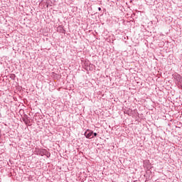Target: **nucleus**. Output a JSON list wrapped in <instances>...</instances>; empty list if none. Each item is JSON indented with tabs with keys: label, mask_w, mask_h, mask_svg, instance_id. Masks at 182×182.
I'll use <instances>...</instances> for the list:
<instances>
[{
	"label": "nucleus",
	"mask_w": 182,
	"mask_h": 182,
	"mask_svg": "<svg viewBox=\"0 0 182 182\" xmlns=\"http://www.w3.org/2000/svg\"><path fill=\"white\" fill-rule=\"evenodd\" d=\"M85 136L87 139H93V132L90 131L89 132H86Z\"/></svg>",
	"instance_id": "nucleus-1"
},
{
	"label": "nucleus",
	"mask_w": 182,
	"mask_h": 182,
	"mask_svg": "<svg viewBox=\"0 0 182 182\" xmlns=\"http://www.w3.org/2000/svg\"><path fill=\"white\" fill-rule=\"evenodd\" d=\"M57 29L58 32H60V33H66V31L63 29L62 26H59Z\"/></svg>",
	"instance_id": "nucleus-2"
},
{
	"label": "nucleus",
	"mask_w": 182,
	"mask_h": 182,
	"mask_svg": "<svg viewBox=\"0 0 182 182\" xmlns=\"http://www.w3.org/2000/svg\"><path fill=\"white\" fill-rule=\"evenodd\" d=\"M23 122L26 123V124H28V119H23Z\"/></svg>",
	"instance_id": "nucleus-3"
},
{
	"label": "nucleus",
	"mask_w": 182,
	"mask_h": 182,
	"mask_svg": "<svg viewBox=\"0 0 182 182\" xmlns=\"http://www.w3.org/2000/svg\"><path fill=\"white\" fill-rule=\"evenodd\" d=\"M92 136H93V137H96V136H97V133H96V132L93 133Z\"/></svg>",
	"instance_id": "nucleus-4"
},
{
	"label": "nucleus",
	"mask_w": 182,
	"mask_h": 182,
	"mask_svg": "<svg viewBox=\"0 0 182 182\" xmlns=\"http://www.w3.org/2000/svg\"><path fill=\"white\" fill-rule=\"evenodd\" d=\"M178 78L179 79V82H181V80H182L181 76L178 75Z\"/></svg>",
	"instance_id": "nucleus-5"
},
{
	"label": "nucleus",
	"mask_w": 182,
	"mask_h": 182,
	"mask_svg": "<svg viewBox=\"0 0 182 182\" xmlns=\"http://www.w3.org/2000/svg\"><path fill=\"white\" fill-rule=\"evenodd\" d=\"M98 11H102V8L99 7Z\"/></svg>",
	"instance_id": "nucleus-6"
},
{
	"label": "nucleus",
	"mask_w": 182,
	"mask_h": 182,
	"mask_svg": "<svg viewBox=\"0 0 182 182\" xmlns=\"http://www.w3.org/2000/svg\"><path fill=\"white\" fill-rule=\"evenodd\" d=\"M47 157H49V156H50V154H47Z\"/></svg>",
	"instance_id": "nucleus-7"
}]
</instances>
